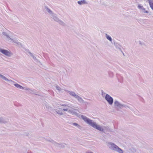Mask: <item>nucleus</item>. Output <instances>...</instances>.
<instances>
[{
    "label": "nucleus",
    "instance_id": "obj_1",
    "mask_svg": "<svg viewBox=\"0 0 153 153\" xmlns=\"http://www.w3.org/2000/svg\"><path fill=\"white\" fill-rule=\"evenodd\" d=\"M81 117L84 121L87 124L100 131L103 132L104 129L101 126L97 125L95 122H93V121L92 120L89 119L85 116L81 115Z\"/></svg>",
    "mask_w": 153,
    "mask_h": 153
},
{
    "label": "nucleus",
    "instance_id": "obj_2",
    "mask_svg": "<svg viewBox=\"0 0 153 153\" xmlns=\"http://www.w3.org/2000/svg\"><path fill=\"white\" fill-rule=\"evenodd\" d=\"M108 146L111 150L118 152L119 153H123V150L114 143L109 142Z\"/></svg>",
    "mask_w": 153,
    "mask_h": 153
},
{
    "label": "nucleus",
    "instance_id": "obj_3",
    "mask_svg": "<svg viewBox=\"0 0 153 153\" xmlns=\"http://www.w3.org/2000/svg\"><path fill=\"white\" fill-rule=\"evenodd\" d=\"M105 99L109 105H112L113 104L114 101L113 98L109 94H106Z\"/></svg>",
    "mask_w": 153,
    "mask_h": 153
},
{
    "label": "nucleus",
    "instance_id": "obj_4",
    "mask_svg": "<svg viewBox=\"0 0 153 153\" xmlns=\"http://www.w3.org/2000/svg\"><path fill=\"white\" fill-rule=\"evenodd\" d=\"M0 52L5 55L8 56H11L12 55V53L10 51L4 49H0Z\"/></svg>",
    "mask_w": 153,
    "mask_h": 153
},
{
    "label": "nucleus",
    "instance_id": "obj_5",
    "mask_svg": "<svg viewBox=\"0 0 153 153\" xmlns=\"http://www.w3.org/2000/svg\"><path fill=\"white\" fill-rule=\"evenodd\" d=\"M11 41H12L13 42L16 43L18 47H21L22 48L24 47L23 45H22L20 42H18V40L16 39H12Z\"/></svg>",
    "mask_w": 153,
    "mask_h": 153
},
{
    "label": "nucleus",
    "instance_id": "obj_6",
    "mask_svg": "<svg viewBox=\"0 0 153 153\" xmlns=\"http://www.w3.org/2000/svg\"><path fill=\"white\" fill-rule=\"evenodd\" d=\"M55 143V146L59 148H64L65 146L66 145V144L65 143H59L57 142H54Z\"/></svg>",
    "mask_w": 153,
    "mask_h": 153
},
{
    "label": "nucleus",
    "instance_id": "obj_7",
    "mask_svg": "<svg viewBox=\"0 0 153 153\" xmlns=\"http://www.w3.org/2000/svg\"><path fill=\"white\" fill-rule=\"evenodd\" d=\"M51 16V18L53 19L55 21L57 22L59 21V19L57 17L56 14L55 13H53Z\"/></svg>",
    "mask_w": 153,
    "mask_h": 153
},
{
    "label": "nucleus",
    "instance_id": "obj_8",
    "mask_svg": "<svg viewBox=\"0 0 153 153\" xmlns=\"http://www.w3.org/2000/svg\"><path fill=\"white\" fill-rule=\"evenodd\" d=\"M2 34L3 35H4V36L6 37V38L7 39V40L8 41H10H10H11L12 39H13L10 37L9 35H8V34L6 32H2Z\"/></svg>",
    "mask_w": 153,
    "mask_h": 153
},
{
    "label": "nucleus",
    "instance_id": "obj_9",
    "mask_svg": "<svg viewBox=\"0 0 153 153\" xmlns=\"http://www.w3.org/2000/svg\"><path fill=\"white\" fill-rule=\"evenodd\" d=\"M44 7L45 10L51 15L54 13L50 8L48 7L47 6L45 5L44 6Z\"/></svg>",
    "mask_w": 153,
    "mask_h": 153
},
{
    "label": "nucleus",
    "instance_id": "obj_10",
    "mask_svg": "<svg viewBox=\"0 0 153 153\" xmlns=\"http://www.w3.org/2000/svg\"><path fill=\"white\" fill-rule=\"evenodd\" d=\"M77 3L80 5H82L84 4H87V3L86 1L85 0H82L79 1H77Z\"/></svg>",
    "mask_w": 153,
    "mask_h": 153
},
{
    "label": "nucleus",
    "instance_id": "obj_11",
    "mask_svg": "<svg viewBox=\"0 0 153 153\" xmlns=\"http://www.w3.org/2000/svg\"><path fill=\"white\" fill-rule=\"evenodd\" d=\"M29 56H31L34 59V60L36 62H39V61L36 59V57L31 52L29 54Z\"/></svg>",
    "mask_w": 153,
    "mask_h": 153
},
{
    "label": "nucleus",
    "instance_id": "obj_12",
    "mask_svg": "<svg viewBox=\"0 0 153 153\" xmlns=\"http://www.w3.org/2000/svg\"><path fill=\"white\" fill-rule=\"evenodd\" d=\"M8 122V120H5L2 117H0V123H6Z\"/></svg>",
    "mask_w": 153,
    "mask_h": 153
},
{
    "label": "nucleus",
    "instance_id": "obj_13",
    "mask_svg": "<svg viewBox=\"0 0 153 153\" xmlns=\"http://www.w3.org/2000/svg\"><path fill=\"white\" fill-rule=\"evenodd\" d=\"M57 22H58L60 25L62 26H66L65 23L60 19H59V21Z\"/></svg>",
    "mask_w": 153,
    "mask_h": 153
},
{
    "label": "nucleus",
    "instance_id": "obj_14",
    "mask_svg": "<svg viewBox=\"0 0 153 153\" xmlns=\"http://www.w3.org/2000/svg\"><path fill=\"white\" fill-rule=\"evenodd\" d=\"M14 85L16 88L20 89H24V87H23L17 83L15 84Z\"/></svg>",
    "mask_w": 153,
    "mask_h": 153
},
{
    "label": "nucleus",
    "instance_id": "obj_15",
    "mask_svg": "<svg viewBox=\"0 0 153 153\" xmlns=\"http://www.w3.org/2000/svg\"><path fill=\"white\" fill-rule=\"evenodd\" d=\"M71 114L75 115L78 117H79L80 116V114H78L75 111L73 110H72Z\"/></svg>",
    "mask_w": 153,
    "mask_h": 153
},
{
    "label": "nucleus",
    "instance_id": "obj_16",
    "mask_svg": "<svg viewBox=\"0 0 153 153\" xmlns=\"http://www.w3.org/2000/svg\"><path fill=\"white\" fill-rule=\"evenodd\" d=\"M120 104V103L117 101L115 100L114 101V106H115V108H117V107L119 106Z\"/></svg>",
    "mask_w": 153,
    "mask_h": 153
},
{
    "label": "nucleus",
    "instance_id": "obj_17",
    "mask_svg": "<svg viewBox=\"0 0 153 153\" xmlns=\"http://www.w3.org/2000/svg\"><path fill=\"white\" fill-rule=\"evenodd\" d=\"M55 111L58 114L60 115H63V113L61 111L57 109H54Z\"/></svg>",
    "mask_w": 153,
    "mask_h": 153
},
{
    "label": "nucleus",
    "instance_id": "obj_18",
    "mask_svg": "<svg viewBox=\"0 0 153 153\" xmlns=\"http://www.w3.org/2000/svg\"><path fill=\"white\" fill-rule=\"evenodd\" d=\"M114 45L116 48H120L122 47L121 45L116 42H114Z\"/></svg>",
    "mask_w": 153,
    "mask_h": 153
},
{
    "label": "nucleus",
    "instance_id": "obj_19",
    "mask_svg": "<svg viewBox=\"0 0 153 153\" xmlns=\"http://www.w3.org/2000/svg\"><path fill=\"white\" fill-rule=\"evenodd\" d=\"M105 37L107 39L112 42V39L110 36L108 35L107 34H105Z\"/></svg>",
    "mask_w": 153,
    "mask_h": 153
},
{
    "label": "nucleus",
    "instance_id": "obj_20",
    "mask_svg": "<svg viewBox=\"0 0 153 153\" xmlns=\"http://www.w3.org/2000/svg\"><path fill=\"white\" fill-rule=\"evenodd\" d=\"M0 77L1 78L7 81H9V80L7 79V78H6L4 76V75H1V74H0Z\"/></svg>",
    "mask_w": 153,
    "mask_h": 153
},
{
    "label": "nucleus",
    "instance_id": "obj_21",
    "mask_svg": "<svg viewBox=\"0 0 153 153\" xmlns=\"http://www.w3.org/2000/svg\"><path fill=\"white\" fill-rule=\"evenodd\" d=\"M65 91L67 92L70 95H71L73 97L74 96V95L75 94V93L74 92V91H69L67 90H65Z\"/></svg>",
    "mask_w": 153,
    "mask_h": 153
},
{
    "label": "nucleus",
    "instance_id": "obj_22",
    "mask_svg": "<svg viewBox=\"0 0 153 153\" xmlns=\"http://www.w3.org/2000/svg\"><path fill=\"white\" fill-rule=\"evenodd\" d=\"M149 1L150 7L153 10V1H151L150 0H148Z\"/></svg>",
    "mask_w": 153,
    "mask_h": 153
},
{
    "label": "nucleus",
    "instance_id": "obj_23",
    "mask_svg": "<svg viewBox=\"0 0 153 153\" xmlns=\"http://www.w3.org/2000/svg\"><path fill=\"white\" fill-rule=\"evenodd\" d=\"M77 99L78 100L79 102L81 103H83L84 102L83 100L80 97H79Z\"/></svg>",
    "mask_w": 153,
    "mask_h": 153
},
{
    "label": "nucleus",
    "instance_id": "obj_24",
    "mask_svg": "<svg viewBox=\"0 0 153 153\" xmlns=\"http://www.w3.org/2000/svg\"><path fill=\"white\" fill-rule=\"evenodd\" d=\"M29 92L31 94H33L36 95H38V94H37L38 92H35L34 91V90L29 89Z\"/></svg>",
    "mask_w": 153,
    "mask_h": 153
},
{
    "label": "nucleus",
    "instance_id": "obj_25",
    "mask_svg": "<svg viewBox=\"0 0 153 153\" xmlns=\"http://www.w3.org/2000/svg\"><path fill=\"white\" fill-rule=\"evenodd\" d=\"M25 52L28 56L31 52L29 51V49L27 48H25Z\"/></svg>",
    "mask_w": 153,
    "mask_h": 153
},
{
    "label": "nucleus",
    "instance_id": "obj_26",
    "mask_svg": "<svg viewBox=\"0 0 153 153\" xmlns=\"http://www.w3.org/2000/svg\"><path fill=\"white\" fill-rule=\"evenodd\" d=\"M72 125L73 126H77L79 128H80L81 127V126L80 125H79L78 124L76 123H72Z\"/></svg>",
    "mask_w": 153,
    "mask_h": 153
},
{
    "label": "nucleus",
    "instance_id": "obj_27",
    "mask_svg": "<svg viewBox=\"0 0 153 153\" xmlns=\"http://www.w3.org/2000/svg\"><path fill=\"white\" fill-rule=\"evenodd\" d=\"M47 141L48 142H51L54 145H55V143H54V142H56L55 141L53 140L52 139L48 140H47Z\"/></svg>",
    "mask_w": 153,
    "mask_h": 153
},
{
    "label": "nucleus",
    "instance_id": "obj_28",
    "mask_svg": "<svg viewBox=\"0 0 153 153\" xmlns=\"http://www.w3.org/2000/svg\"><path fill=\"white\" fill-rule=\"evenodd\" d=\"M138 8L139 9H141L142 10H145V9L144 8L143 6H141L140 5H139L138 6Z\"/></svg>",
    "mask_w": 153,
    "mask_h": 153
},
{
    "label": "nucleus",
    "instance_id": "obj_29",
    "mask_svg": "<svg viewBox=\"0 0 153 153\" xmlns=\"http://www.w3.org/2000/svg\"><path fill=\"white\" fill-rule=\"evenodd\" d=\"M123 107H125L126 108H129L131 110H132V109L131 108H130L129 106H128V105H125V104H123Z\"/></svg>",
    "mask_w": 153,
    "mask_h": 153
},
{
    "label": "nucleus",
    "instance_id": "obj_30",
    "mask_svg": "<svg viewBox=\"0 0 153 153\" xmlns=\"http://www.w3.org/2000/svg\"><path fill=\"white\" fill-rule=\"evenodd\" d=\"M45 107L48 110L50 109L51 108V107L48 105V104H46L45 105Z\"/></svg>",
    "mask_w": 153,
    "mask_h": 153
},
{
    "label": "nucleus",
    "instance_id": "obj_31",
    "mask_svg": "<svg viewBox=\"0 0 153 153\" xmlns=\"http://www.w3.org/2000/svg\"><path fill=\"white\" fill-rule=\"evenodd\" d=\"M123 107V104H122L120 103L119 106L117 108H122Z\"/></svg>",
    "mask_w": 153,
    "mask_h": 153
},
{
    "label": "nucleus",
    "instance_id": "obj_32",
    "mask_svg": "<svg viewBox=\"0 0 153 153\" xmlns=\"http://www.w3.org/2000/svg\"><path fill=\"white\" fill-rule=\"evenodd\" d=\"M108 74L111 77H112L113 76V73L112 72L110 71L108 73Z\"/></svg>",
    "mask_w": 153,
    "mask_h": 153
},
{
    "label": "nucleus",
    "instance_id": "obj_33",
    "mask_svg": "<svg viewBox=\"0 0 153 153\" xmlns=\"http://www.w3.org/2000/svg\"><path fill=\"white\" fill-rule=\"evenodd\" d=\"M73 97H74L76 99H77L79 96L75 94Z\"/></svg>",
    "mask_w": 153,
    "mask_h": 153
},
{
    "label": "nucleus",
    "instance_id": "obj_34",
    "mask_svg": "<svg viewBox=\"0 0 153 153\" xmlns=\"http://www.w3.org/2000/svg\"><path fill=\"white\" fill-rule=\"evenodd\" d=\"M56 89L57 90H58L59 91H60L61 90V88L60 87H59V86H56Z\"/></svg>",
    "mask_w": 153,
    "mask_h": 153
},
{
    "label": "nucleus",
    "instance_id": "obj_35",
    "mask_svg": "<svg viewBox=\"0 0 153 153\" xmlns=\"http://www.w3.org/2000/svg\"><path fill=\"white\" fill-rule=\"evenodd\" d=\"M139 44L142 45H145V44L144 43H142L141 41H139Z\"/></svg>",
    "mask_w": 153,
    "mask_h": 153
},
{
    "label": "nucleus",
    "instance_id": "obj_36",
    "mask_svg": "<svg viewBox=\"0 0 153 153\" xmlns=\"http://www.w3.org/2000/svg\"><path fill=\"white\" fill-rule=\"evenodd\" d=\"M143 10V11L144 13H149V12L148 10Z\"/></svg>",
    "mask_w": 153,
    "mask_h": 153
},
{
    "label": "nucleus",
    "instance_id": "obj_37",
    "mask_svg": "<svg viewBox=\"0 0 153 153\" xmlns=\"http://www.w3.org/2000/svg\"><path fill=\"white\" fill-rule=\"evenodd\" d=\"M61 105L63 106H67L68 107H70L68 105H67L65 104H62V105Z\"/></svg>",
    "mask_w": 153,
    "mask_h": 153
},
{
    "label": "nucleus",
    "instance_id": "obj_38",
    "mask_svg": "<svg viewBox=\"0 0 153 153\" xmlns=\"http://www.w3.org/2000/svg\"><path fill=\"white\" fill-rule=\"evenodd\" d=\"M72 110H69L68 111V112L70 113V114H71L72 113Z\"/></svg>",
    "mask_w": 153,
    "mask_h": 153
},
{
    "label": "nucleus",
    "instance_id": "obj_39",
    "mask_svg": "<svg viewBox=\"0 0 153 153\" xmlns=\"http://www.w3.org/2000/svg\"><path fill=\"white\" fill-rule=\"evenodd\" d=\"M101 93H102V95H103L104 94H105V93L103 91V90L101 91Z\"/></svg>",
    "mask_w": 153,
    "mask_h": 153
},
{
    "label": "nucleus",
    "instance_id": "obj_40",
    "mask_svg": "<svg viewBox=\"0 0 153 153\" xmlns=\"http://www.w3.org/2000/svg\"><path fill=\"white\" fill-rule=\"evenodd\" d=\"M62 110L64 111H68V109H65V108H63V109H62Z\"/></svg>",
    "mask_w": 153,
    "mask_h": 153
},
{
    "label": "nucleus",
    "instance_id": "obj_41",
    "mask_svg": "<svg viewBox=\"0 0 153 153\" xmlns=\"http://www.w3.org/2000/svg\"><path fill=\"white\" fill-rule=\"evenodd\" d=\"M74 110H76V111H78V110H77V109H74Z\"/></svg>",
    "mask_w": 153,
    "mask_h": 153
},
{
    "label": "nucleus",
    "instance_id": "obj_42",
    "mask_svg": "<svg viewBox=\"0 0 153 153\" xmlns=\"http://www.w3.org/2000/svg\"><path fill=\"white\" fill-rule=\"evenodd\" d=\"M119 50H120V51H121V48H119Z\"/></svg>",
    "mask_w": 153,
    "mask_h": 153
},
{
    "label": "nucleus",
    "instance_id": "obj_43",
    "mask_svg": "<svg viewBox=\"0 0 153 153\" xmlns=\"http://www.w3.org/2000/svg\"><path fill=\"white\" fill-rule=\"evenodd\" d=\"M59 109H61V110L62 109V108H59Z\"/></svg>",
    "mask_w": 153,
    "mask_h": 153
},
{
    "label": "nucleus",
    "instance_id": "obj_44",
    "mask_svg": "<svg viewBox=\"0 0 153 153\" xmlns=\"http://www.w3.org/2000/svg\"><path fill=\"white\" fill-rule=\"evenodd\" d=\"M122 52V53H123V55H124V53H123V52Z\"/></svg>",
    "mask_w": 153,
    "mask_h": 153
}]
</instances>
